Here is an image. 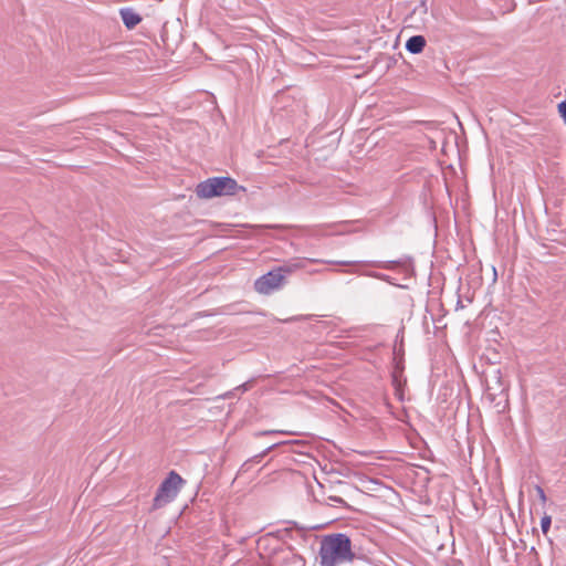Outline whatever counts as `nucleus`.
I'll use <instances>...</instances> for the list:
<instances>
[{"mask_svg": "<svg viewBox=\"0 0 566 566\" xmlns=\"http://www.w3.org/2000/svg\"><path fill=\"white\" fill-rule=\"evenodd\" d=\"M326 262L334 264V265H345V266L353 268L349 270H343L342 272H344V273H357L360 275H365L368 277H373V279H377V280L387 282L391 285L399 286V287H405V286L395 283L390 275H387L381 272H375V271L360 272L355 266L367 265V266H373V268L388 270V271H394L396 269H399V271L405 275V279H409L415 274L412 259L408 255H403L402 258H400L398 260H390V261H326Z\"/></svg>", "mask_w": 566, "mask_h": 566, "instance_id": "obj_1", "label": "nucleus"}, {"mask_svg": "<svg viewBox=\"0 0 566 566\" xmlns=\"http://www.w3.org/2000/svg\"><path fill=\"white\" fill-rule=\"evenodd\" d=\"M318 556L321 566H339L353 562L355 553L350 538L344 533H336L322 538Z\"/></svg>", "mask_w": 566, "mask_h": 566, "instance_id": "obj_2", "label": "nucleus"}, {"mask_svg": "<svg viewBox=\"0 0 566 566\" xmlns=\"http://www.w3.org/2000/svg\"><path fill=\"white\" fill-rule=\"evenodd\" d=\"M239 190L245 191V188L238 185L231 177H212L201 181L196 187V195L202 199L214 197L234 196Z\"/></svg>", "mask_w": 566, "mask_h": 566, "instance_id": "obj_3", "label": "nucleus"}, {"mask_svg": "<svg viewBox=\"0 0 566 566\" xmlns=\"http://www.w3.org/2000/svg\"><path fill=\"white\" fill-rule=\"evenodd\" d=\"M184 483V479L176 471H170L157 490L153 501V509L158 510L172 502Z\"/></svg>", "mask_w": 566, "mask_h": 566, "instance_id": "obj_4", "label": "nucleus"}, {"mask_svg": "<svg viewBox=\"0 0 566 566\" xmlns=\"http://www.w3.org/2000/svg\"><path fill=\"white\" fill-rule=\"evenodd\" d=\"M285 277L279 268L269 271L254 282V289L258 293L269 295L280 290L284 284Z\"/></svg>", "mask_w": 566, "mask_h": 566, "instance_id": "obj_5", "label": "nucleus"}, {"mask_svg": "<svg viewBox=\"0 0 566 566\" xmlns=\"http://www.w3.org/2000/svg\"><path fill=\"white\" fill-rule=\"evenodd\" d=\"M307 260L308 262L311 263H326L328 264L326 261L327 260H321V259H301V258H297V259H293L289 262H286L285 264L279 266V270H281V272L283 273V276L285 277L286 274H290L294 271H297L300 269H303L304 268V261Z\"/></svg>", "mask_w": 566, "mask_h": 566, "instance_id": "obj_6", "label": "nucleus"}, {"mask_svg": "<svg viewBox=\"0 0 566 566\" xmlns=\"http://www.w3.org/2000/svg\"><path fill=\"white\" fill-rule=\"evenodd\" d=\"M120 17L124 25L129 30L134 29L142 21L140 15L130 8L120 9Z\"/></svg>", "mask_w": 566, "mask_h": 566, "instance_id": "obj_7", "label": "nucleus"}, {"mask_svg": "<svg viewBox=\"0 0 566 566\" xmlns=\"http://www.w3.org/2000/svg\"><path fill=\"white\" fill-rule=\"evenodd\" d=\"M406 50L412 54H419L426 46V39L422 35H412L406 42Z\"/></svg>", "mask_w": 566, "mask_h": 566, "instance_id": "obj_8", "label": "nucleus"}, {"mask_svg": "<svg viewBox=\"0 0 566 566\" xmlns=\"http://www.w3.org/2000/svg\"><path fill=\"white\" fill-rule=\"evenodd\" d=\"M551 524H552V517L549 515L545 514L541 520V528L545 535L548 533Z\"/></svg>", "mask_w": 566, "mask_h": 566, "instance_id": "obj_9", "label": "nucleus"}, {"mask_svg": "<svg viewBox=\"0 0 566 566\" xmlns=\"http://www.w3.org/2000/svg\"><path fill=\"white\" fill-rule=\"evenodd\" d=\"M558 112L564 122L566 123V102H562L558 104Z\"/></svg>", "mask_w": 566, "mask_h": 566, "instance_id": "obj_10", "label": "nucleus"}, {"mask_svg": "<svg viewBox=\"0 0 566 566\" xmlns=\"http://www.w3.org/2000/svg\"><path fill=\"white\" fill-rule=\"evenodd\" d=\"M536 493H537V495H538L539 500H541L543 503H545V502H546V495H545V492H544L543 488H541V486H538V485H537V486H536Z\"/></svg>", "mask_w": 566, "mask_h": 566, "instance_id": "obj_11", "label": "nucleus"}, {"mask_svg": "<svg viewBox=\"0 0 566 566\" xmlns=\"http://www.w3.org/2000/svg\"><path fill=\"white\" fill-rule=\"evenodd\" d=\"M413 12H419L421 14L427 13V6L424 2H421L417 8H415Z\"/></svg>", "mask_w": 566, "mask_h": 566, "instance_id": "obj_12", "label": "nucleus"}, {"mask_svg": "<svg viewBox=\"0 0 566 566\" xmlns=\"http://www.w3.org/2000/svg\"><path fill=\"white\" fill-rule=\"evenodd\" d=\"M274 433H281V431H274V430H270V431H262V432H258L256 436H262V434H274Z\"/></svg>", "mask_w": 566, "mask_h": 566, "instance_id": "obj_13", "label": "nucleus"}, {"mask_svg": "<svg viewBox=\"0 0 566 566\" xmlns=\"http://www.w3.org/2000/svg\"><path fill=\"white\" fill-rule=\"evenodd\" d=\"M248 389H249V384L248 382H245V384H243V385H241V386L235 388V390H240V391H245Z\"/></svg>", "mask_w": 566, "mask_h": 566, "instance_id": "obj_14", "label": "nucleus"}, {"mask_svg": "<svg viewBox=\"0 0 566 566\" xmlns=\"http://www.w3.org/2000/svg\"><path fill=\"white\" fill-rule=\"evenodd\" d=\"M392 381L396 386H398V379L396 375H392Z\"/></svg>", "mask_w": 566, "mask_h": 566, "instance_id": "obj_15", "label": "nucleus"}, {"mask_svg": "<svg viewBox=\"0 0 566 566\" xmlns=\"http://www.w3.org/2000/svg\"><path fill=\"white\" fill-rule=\"evenodd\" d=\"M276 446H277V443H273L271 447L268 448V450H271V449H273Z\"/></svg>", "mask_w": 566, "mask_h": 566, "instance_id": "obj_16", "label": "nucleus"}, {"mask_svg": "<svg viewBox=\"0 0 566 566\" xmlns=\"http://www.w3.org/2000/svg\"><path fill=\"white\" fill-rule=\"evenodd\" d=\"M231 395H232L231 392H227V394L224 395V398H229V397H231Z\"/></svg>", "mask_w": 566, "mask_h": 566, "instance_id": "obj_17", "label": "nucleus"}]
</instances>
